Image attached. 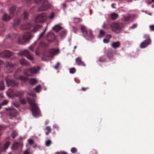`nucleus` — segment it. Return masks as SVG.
<instances>
[{"instance_id": "nucleus-1", "label": "nucleus", "mask_w": 154, "mask_h": 154, "mask_svg": "<svg viewBox=\"0 0 154 154\" xmlns=\"http://www.w3.org/2000/svg\"><path fill=\"white\" fill-rule=\"evenodd\" d=\"M29 104L32 107V112L34 116L38 117L41 115L40 110L36 103L35 102L34 99L28 98Z\"/></svg>"}, {"instance_id": "nucleus-2", "label": "nucleus", "mask_w": 154, "mask_h": 154, "mask_svg": "<svg viewBox=\"0 0 154 154\" xmlns=\"http://www.w3.org/2000/svg\"><path fill=\"white\" fill-rule=\"evenodd\" d=\"M109 25L111 30L116 33L120 32L124 27L123 23L121 22H113Z\"/></svg>"}, {"instance_id": "nucleus-3", "label": "nucleus", "mask_w": 154, "mask_h": 154, "mask_svg": "<svg viewBox=\"0 0 154 154\" xmlns=\"http://www.w3.org/2000/svg\"><path fill=\"white\" fill-rule=\"evenodd\" d=\"M81 29L84 37L86 39H92L94 38V36L91 30H89L88 33L86 27L84 26H82Z\"/></svg>"}, {"instance_id": "nucleus-4", "label": "nucleus", "mask_w": 154, "mask_h": 154, "mask_svg": "<svg viewBox=\"0 0 154 154\" xmlns=\"http://www.w3.org/2000/svg\"><path fill=\"white\" fill-rule=\"evenodd\" d=\"M35 2L41 4V6L38 9L39 11H45L50 7V5L48 2V0H35Z\"/></svg>"}, {"instance_id": "nucleus-5", "label": "nucleus", "mask_w": 154, "mask_h": 154, "mask_svg": "<svg viewBox=\"0 0 154 154\" xmlns=\"http://www.w3.org/2000/svg\"><path fill=\"white\" fill-rule=\"evenodd\" d=\"M146 40L143 42L140 45V47L142 48H144L146 47L151 43V40L149 35H145L143 37Z\"/></svg>"}, {"instance_id": "nucleus-6", "label": "nucleus", "mask_w": 154, "mask_h": 154, "mask_svg": "<svg viewBox=\"0 0 154 154\" xmlns=\"http://www.w3.org/2000/svg\"><path fill=\"white\" fill-rule=\"evenodd\" d=\"M15 6H13L11 7L10 9V14L9 16L7 14H4L2 19L4 20H10V19L13 16L14 14L15 13Z\"/></svg>"}, {"instance_id": "nucleus-7", "label": "nucleus", "mask_w": 154, "mask_h": 154, "mask_svg": "<svg viewBox=\"0 0 154 154\" xmlns=\"http://www.w3.org/2000/svg\"><path fill=\"white\" fill-rule=\"evenodd\" d=\"M48 19V16L46 14L43 13L38 15L36 17L35 21L38 23H43Z\"/></svg>"}, {"instance_id": "nucleus-8", "label": "nucleus", "mask_w": 154, "mask_h": 154, "mask_svg": "<svg viewBox=\"0 0 154 154\" xmlns=\"http://www.w3.org/2000/svg\"><path fill=\"white\" fill-rule=\"evenodd\" d=\"M39 69L40 67L39 66L33 67L29 69L25 70L24 71V73L26 75L29 76L31 75L29 74L28 72H30L31 73H36Z\"/></svg>"}, {"instance_id": "nucleus-9", "label": "nucleus", "mask_w": 154, "mask_h": 154, "mask_svg": "<svg viewBox=\"0 0 154 154\" xmlns=\"http://www.w3.org/2000/svg\"><path fill=\"white\" fill-rule=\"evenodd\" d=\"M60 51L58 49H51L48 52V56L52 58L54 56L59 53Z\"/></svg>"}, {"instance_id": "nucleus-10", "label": "nucleus", "mask_w": 154, "mask_h": 154, "mask_svg": "<svg viewBox=\"0 0 154 154\" xmlns=\"http://www.w3.org/2000/svg\"><path fill=\"white\" fill-rule=\"evenodd\" d=\"M18 54L21 56L25 55L26 57L27 58L31 60H33V57L30 54L28 51L27 50L22 51Z\"/></svg>"}, {"instance_id": "nucleus-11", "label": "nucleus", "mask_w": 154, "mask_h": 154, "mask_svg": "<svg viewBox=\"0 0 154 154\" xmlns=\"http://www.w3.org/2000/svg\"><path fill=\"white\" fill-rule=\"evenodd\" d=\"M33 37V35L31 34L29 32H26L24 33L23 36V41L26 42Z\"/></svg>"}, {"instance_id": "nucleus-12", "label": "nucleus", "mask_w": 154, "mask_h": 154, "mask_svg": "<svg viewBox=\"0 0 154 154\" xmlns=\"http://www.w3.org/2000/svg\"><path fill=\"white\" fill-rule=\"evenodd\" d=\"M6 81L8 86L14 87L17 85L18 82L16 81L11 80H8L7 79V78L5 79Z\"/></svg>"}, {"instance_id": "nucleus-13", "label": "nucleus", "mask_w": 154, "mask_h": 154, "mask_svg": "<svg viewBox=\"0 0 154 154\" xmlns=\"http://www.w3.org/2000/svg\"><path fill=\"white\" fill-rule=\"evenodd\" d=\"M12 54L10 51L5 50L0 53V56L2 57H10Z\"/></svg>"}, {"instance_id": "nucleus-14", "label": "nucleus", "mask_w": 154, "mask_h": 154, "mask_svg": "<svg viewBox=\"0 0 154 154\" xmlns=\"http://www.w3.org/2000/svg\"><path fill=\"white\" fill-rule=\"evenodd\" d=\"M32 25L29 23H26L24 24L21 26L20 28L23 30H28L31 28Z\"/></svg>"}, {"instance_id": "nucleus-15", "label": "nucleus", "mask_w": 154, "mask_h": 154, "mask_svg": "<svg viewBox=\"0 0 154 154\" xmlns=\"http://www.w3.org/2000/svg\"><path fill=\"white\" fill-rule=\"evenodd\" d=\"M48 46V44H46L44 42H41L39 44L38 47L37 48L36 51H35V54L37 55H39V53H38V51L40 50L39 47H47Z\"/></svg>"}, {"instance_id": "nucleus-16", "label": "nucleus", "mask_w": 154, "mask_h": 154, "mask_svg": "<svg viewBox=\"0 0 154 154\" xmlns=\"http://www.w3.org/2000/svg\"><path fill=\"white\" fill-rule=\"evenodd\" d=\"M62 29L63 27L61 26L60 24H57L52 28L53 30L56 32H57Z\"/></svg>"}, {"instance_id": "nucleus-17", "label": "nucleus", "mask_w": 154, "mask_h": 154, "mask_svg": "<svg viewBox=\"0 0 154 154\" xmlns=\"http://www.w3.org/2000/svg\"><path fill=\"white\" fill-rule=\"evenodd\" d=\"M41 26L35 24L33 25H32L31 28L32 27H33V29L32 30H31V32H35L37 31L38 28H39Z\"/></svg>"}, {"instance_id": "nucleus-18", "label": "nucleus", "mask_w": 154, "mask_h": 154, "mask_svg": "<svg viewBox=\"0 0 154 154\" xmlns=\"http://www.w3.org/2000/svg\"><path fill=\"white\" fill-rule=\"evenodd\" d=\"M23 94V91H17L15 94L14 95L20 98L22 97Z\"/></svg>"}, {"instance_id": "nucleus-19", "label": "nucleus", "mask_w": 154, "mask_h": 154, "mask_svg": "<svg viewBox=\"0 0 154 154\" xmlns=\"http://www.w3.org/2000/svg\"><path fill=\"white\" fill-rule=\"evenodd\" d=\"M75 61L76 63L79 65H82L83 66H85V64L82 61L81 58L79 57H78L76 59Z\"/></svg>"}, {"instance_id": "nucleus-20", "label": "nucleus", "mask_w": 154, "mask_h": 154, "mask_svg": "<svg viewBox=\"0 0 154 154\" xmlns=\"http://www.w3.org/2000/svg\"><path fill=\"white\" fill-rule=\"evenodd\" d=\"M120 45V43L119 41L113 42L111 44L112 47L114 48H116L119 47Z\"/></svg>"}, {"instance_id": "nucleus-21", "label": "nucleus", "mask_w": 154, "mask_h": 154, "mask_svg": "<svg viewBox=\"0 0 154 154\" xmlns=\"http://www.w3.org/2000/svg\"><path fill=\"white\" fill-rule=\"evenodd\" d=\"M10 142H7L4 145V147H0V153L4 149H7L10 145Z\"/></svg>"}, {"instance_id": "nucleus-22", "label": "nucleus", "mask_w": 154, "mask_h": 154, "mask_svg": "<svg viewBox=\"0 0 154 154\" xmlns=\"http://www.w3.org/2000/svg\"><path fill=\"white\" fill-rule=\"evenodd\" d=\"M19 145V144L17 142H14L11 146L12 149L14 150H17L18 148Z\"/></svg>"}, {"instance_id": "nucleus-23", "label": "nucleus", "mask_w": 154, "mask_h": 154, "mask_svg": "<svg viewBox=\"0 0 154 154\" xmlns=\"http://www.w3.org/2000/svg\"><path fill=\"white\" fill-rule=\"evenodd\" d=\"M20 63L22 65H29L30 63L25 59L23 58L20 60Z\"/></svg>"}, {"instance_id": "nucleus-24", "label": "nucleus", "mask_w": 154, "mask_h": 154, "mask_svg": "<svg viewBox=\"0 0 154 154\" xmlns=\"http://www.w3.org/2000/svg\"><path fill=\"white\" fill-rule=\"evenodd\" d=\"M66 34V30H63L59 34L58 36L61 37V38H63L64 37Z\"/></svg>"}, {"instance_id": "nucleus-25", "label": "nucleus", "mask_w": 154, "mask_h": 154, "mask_svg": "<svg viewBox=\"0 0 154 154\" xmlns=\"http://www.w3.org/2000/svg\"><path fill=\"white\" fill-rule=\"evenodd\" d=\"M14 42H17L19 44H22L23 42L21 41V38L19 35H17L16 37L15 38Z\"/></svg>"}, {"instance_id": "nucleus-26", "label": "nucleus", "mask_w": 154, "mask_h": 154, "mask_svg": "<svg viewBox=\"0 0 154 154\" xmlns=\"http://www.w3.org/2000/svg\"><path fill=\"white\" fill-rule=\"evenodd\" d=\"M47 36L48 38L47 39V40L48 42H53V41L54 40L52 39H49V38H50V36H51L53 37L54 36V35L53 33H51L50 32H49V33H48L47 34Z\"/></svg>"}, {"instance_id": "nucleus-27", "label": "nucleus", "mask_w": 154, "mask_h": 154, "mask_svg": "<svg viewBox=\"0 0 154 154\" xmlns=\"http://www.w3.org/2000/svg\"><path fill=\"white\" fill-rule=\"evenodd\" d=\"M111 35H110L107 36L106 38H104L103 39V42L104 43H108L109 42L110 38H111Z\"/></svg>"}, {"instance_id": "nucleus-28", "label": "nucleus", "mask_w": 154, "mask_h": 154, "mask_svg": "<svg viewBox=\"0 0 154 154\" xmlns=\"http://www.w3.org/2000/svg\"><path fill=\"white\" fill-rule=\"evenodd\" d=\"M118 16V15L115 13H113L111 14V18L113 20L117 19Z\"/></svg>"}, {"instance_id": "nucleus-29", "label": "nucleus", "mask_w": 154, "mask_h": 154, "mask_svg": "<svg viewBox=\"0 0 154 154\" xmlns=\"http://www.w3.org/2000/svg\"><path fill=\"white\" fill-rule=\"evenodd\" d=\"M37 41H35L29 47V48L32 51H33L34 50V49L37 43Z\"/></svg>"}, {"instance_id": "nucleus-30", "label": "nucleus", "mask_w": 154, "mask_h": 154, "mask_svg": "<svg viewBox=\"0 0 154 154\" xmlns=\"http://www.w3.org/2000/svg\"><path fill=\"white\" fill-rule=\"evenodd\" d=\"M42 87L40 85L36 86L34 88V90L37 93H39L41 91Z\"/></svg>"}, {"instance_id": "nucleus-31", "label": "nucleus", "mask_w": 154, "mask_h": 154, "mask_svg": "<svg viewBox=\"0 0 154 154\" xmlns=\"http://www.w3.org/2000/svg\"><path fill=\"white\" fill-rule=\"evenodd\" d=\"M37 82V81L34 79H32L29 80V82L31 85H34Z\"/></svg>"}, {"instance_id": "nucleus-32", "label": "nucleus", "mask_w": 154, "mask_h": 154, "mask_svg": "<svg viewBox=\"0 0 154 154\" xmlns=\"http://www.w3.org/2000/svg\"><path fill=\"white\" fill-rule=\"evenodd\" d=\"M16 111L15 109H13L11 110L10 113V115L11 116H15L16 115Z\"/></svg>"}, {"instance_id": "nucleus-33", "label": "nucleus", "mask_w": 154, "mask_h": 154, "mask_svg": "<svg viewBox=\"0 0 154 154\" xmlns=\"http://www.w3.org/2000/svg\"><path fill=\"white\" fill-rule=\"evenodd\" d=\"M20 79L22 82H26L28 80L27 78L23 76H20L19 78Z\"/></svg>"}, {"instance_id": "nucleus-34", "label": "nucleus", "mask_w": 154, "mask_h": 154, "mask_svg": "<svg viewBox=\"0 0 154 154\" xmlns=\"http://www.w3.org/2000/svg\"><path fill=\"white\" fill-rule=\"evenodd\" d=\"M131 16L130 15H128L126 16L124 15V18L125 21V22L128 21L131 18Z\"/></svg>"}, {"instance_id": "nucleus-35", "label": "nucleus", "mask_w": 154, "mask_h": 154, "mask_svg": "<svg viewBox=\"0 0 154 154\" xmlns=\"http://www.w3.org/2000/svg\"><path fill=\"white\" fill-rule=\"evenodd\" d=\"M105 32L103 30H100V34L98 36L100 38H102L103 37L104 35Z\"/></svg>"}, {"instance_id": "nucleus-36", "label": "nucleus", "mask_w": 154, "mask_h": 154, "mask_svg": "<svg viewBox=\"0 0 154 154\" xmlns=\"http://www.w3.org/2000/svg\"><path fill=\"white\" fill-rule=\"evenodd\" d=\"M5 86L3 82L2 81L0 82V90H2L4 89Z\"/></svg>"}, {"instance_id": "nucleus-37", "label": "nucleus", "mask_w": 154, "mask_h": 154, "mask_svg": "<svg viewBox=\"0 0 154 154\" xmlns=\"http://www.w3.org/2000/svg\"><path fill=\"white\" fill-rule=\"evenodd\" d=\"M18 134L17 131H14L12 132L11 134V136H12L13 138H14Z\"/></svg>"}, {"instance_id": "nucleus-38", "label": "nucleus", "mask_w": 154, "mask_h": 154, "mask_svg": "<svg viewBox=\"0 0 154 154\" xmlns=\"http://www.w3.org/2000/svg\"><path fill=\"white\" fill-rule=\"evenodd\" d=\"M25 19H27L28 17V13L26 11H25L23 14Z\"/></svg>"}, {"instance_id": "nucleus-39", "label": "nucleus", "mask_w": 154, "mask_h": 154, "mask_svg": "<svg viewBox=\"0 0 154 154\" xmlns=\"http://www.w3.org/2000/svg\"><path fill=\"white\" fill-rule=\"evenodd\" d=\"M20 21L19 20L17 19V20H15L14 21V24L13 25L14 26H17L20 23Z\"/></svg>"}, {"instance_id": "nucleus-40", "label": "nucleus", "mask_w": 154, "mask_h": 154, "mask_svg": "<svg viewBox=\"0 0 154 154\" xmlns=\"http://www.w3.org/2000/svg\"><path fill=\"white\" fill-rule=\"evenodd\" d=\"M47 27H46L44 30V31L42 32V33H41V34H40V35H39L38 39H40L43 36V35L44 34V33H45V32L47 30Z\"/></svg>"}, {"instance_id": "nucleus-41", "label": "nucleus", "mask_w": 154, "mask_h": 154, "mask_svg": "<svg viewBox=\"0 0 154 154\" xmlns=\"http://www.w3.org/2000/svg\"><path fill=\"white\" fill-rule=\"evenodd\" d=\"M54 17V13H52L50 14L48 17V18L50 19H52Z\"/></svg>"}, {"instance_id": "nucleus-42", "label": "nucleus", "mask_w": 154, "mask_h": 154, "mask_svg": "<svg viewBox=\"0 0 154 154\" xmlns=\"http://www.w3.org/2000/svg\"><path fill=\"white\" fill-rule=\"evenodd\" d=\"M81 21V20L79 18H74V23H75L80 22Z\"/></svg>"}, {"instance_id": "nucleus-43", "label": "nucleus", "mask_w": 154, "mask_h": 154, "mask_svg": "<svg viewBox=\"0 0 154 154\" xmlns=\"http://www.w3.org/2000/svg\"><path fill=\"white\" fill-rule=\"evenodd\" d=\"M8 103V101L6 100H3L1 103V105L4 106L7 105Z\"/></svg>"}, {"instance_id": "nucleus-44", "label": "nucleus", "mask_w": 154, "mask_h": 154, "mask_svg": "<svg viewBox=\"0 0 154 154\" xmlns=\"http://www.w3.org/2000/svg\"><path fill=\"white\" fill-rule=\"evenodd\" d=\"M113 55L112 52V51H109L107 53V56L108 57L110 58H111Z\"/></svg>"}, {"instance_id": "nucleus-45", "label": "nucleus", "mask_w": 154, "mask_h": 154, "mask_svg": "<svg viewBox=\"0 0 154 154\" xmlns=\"http://www.w3.org/2000/svg\"><path fill=\"white\" fill-rule=\"evenodd\" d=\"M75 72V69L74 68H72L70 69L69 72L71 74H73Z\"/></svg>"}, {"instance_id": "nucleus-46", "label": "nucleus", "mask_w": 154, "mask_h": 154, "mask_svg": "<svg viewBox=\"0 0 154 154\" xmlns=\"http://www.w3.org/2000/svg\"><path fill=\"white\" fill-rule=\"evenodd\" d=\"M51 143V141L50 140H49L46 142L45 144L47 146H48L50 145Z\"/></svg>"}, {"instance_id": "nucleus-47", "label": "nucleus", "mask_w": 154, "mask_h": 154, "mask_svg": "<svg viewBox=\"0 0 154 154\" xmlns=\"http://www.w3.org/2000/svg\"><path fill=\"white\" fill-rule=\"evenodd\" d=\"M137 23H134V24H133L132 26L130 27L129 28L130 29H134L136 28L137 27Z\"/></svg>"}, {"instance_id": "nucleus-48", "label": "nucleus", "mask_w": 154, "mask_h": 154, "mask_svg": "<svg viewBox=\"0 0 154 154\" xmlns=\"http://www.w3.org/2000/svg\"><path fill=\"white\" fill-rule=\"evenodd\" d=\"M71 151L72 153H75L76 152L77 149L76 148L73 147L71 149Z\"/></svg>"}, {"instance_id": "nucleus-49", "label": "nucleus", "mask_w": 154, "mask_h": 154, "mask_svg": "<svg viewBox=\"0 0 154 154\" xmlns=\"http://www.w3.org/2000/svg\"><path fill=\"white\" fill-rule=\"evenodd\" d=\"M28 142L29 144L31 145L33 143L34 141L32 139H30L28 140Z\"/></svg>"}, {"instance_id": "nucleus-50", "label": "nucleus", "mask_w": 154, "mask_h": 154, "mask_svg": "<svg viewBox=\"0 0 154 154\" xmlns=\"http://www.w3.org/2000/svg\"><path fill=\"white\" fill-rule=\"evenodd\" d=\"M108 24L107 23H105V22H104V24H103V27L104 28H105L106 29H108V28L107 27V26H108Z\"/></svg>"}, {"instance_id": "nucleus-51", "label": "nucleus", "mask_w": 154, "mask_h": 154, "mask_svg": "<svg viewBox=\"0 0 154 154\" xmlns=\"http://www.w3.org/2000/svg\"><path fill=\"white\" fill-rule=\"evenodd\" d=\"M60 63L59 62H57L56 65L54 66V68L56 69H57L60 66Z\"/></svg>"}, {"instance_id": "nucleus-52", "label": "nucleus", "mask_w": 154, "mask_h": 154, "mask_svg": "<svg viewBox=\"0 0 154 154\" xmlns=\"http://www.w3.org/2000/svg\"><path fill=\"white\" fill-rule=\"evenodd\" d=\"M149 28L151 31H154V25H151L150 26Z\"/></svg>"}, {"instance_id": "nucleus-53", "label": "nucleus", "mask_w": 154, "mask_h": 154, "mask_svg": "<svg viewBox=\"0 0 154 154\" xmlns=\"http://www.w3.org/2000/svg\"><path fill=\"white\" fill-rule=\"evenodd\" d=\"M100 60L101 62H104L106 61V59L104 58L103 57H100Z\"/></svg>"}, {"instance_id": "nucleus-54", "label": "nucleus", "mask_w": 154, "mask_h": 154, "mask_svg": "<svg viewBox=\"0 0 154 154\" xmlns=\"http://www.w3.org/2000/svg\"><path fill=\"white\" fill-rule=\"evenodd\" d=\"M20 101L21 103L23 104H25L26 103V101L24 99H20Z\"/></svg>"}, {"instance_id": "nucleus-55", "label": "nucleus", "mask_w": 154, "mask_h": 154, "mask_svg": "<svg viewBox=\"0 0 154 154\" xmlns=\"http://www.w3.org/2000/svg\"><path fill=\"white\" fill-rule=\"evenodd\" d=\"M46 129L49 131V132H51V129L50 126H47Z\"/></svg>"}, {"instance_id": "nucleus-56", "label": "nucleus", "mask_w": 154, "mask_h": 154, "mask_svg": "<svg viewBox=\"0 0 154 154\" xmlns=\"http://www.w3.org/2000/svg\"><path fill=\"white\" fill-rule=\"evenodd\" d=\"M56 154H67V153L64 152H58Z\"/></svg>"}, {"instance_id": "nucleus-57", "label": "nucleus", "mask_w": 154, "mask_h": 154, "mask_svg": "<svg viewBox=\"0 0 154 154\" xmlns=\"http://www.w3.org/2000/svg\"><path fill=\"white\" fill-rule=\"evenodd\" d=\"M97 153L96 150H94L92 151L91 152L90 154H97Z\"/></svg>"}, {"instance_id": "nucleus-58", "label": "nucleus", "mask_w": 154, "mask_h": 154, "mask_svg": "<svg viewBox=\"0 0 154 154\" xmlns=\"http://www.w3.org/2000/svg\"><path fill=\"white\" fill-rule=\"evenodd\" d=\"M53 127L54 128H56L57 130H58L59 129V127H58V126L57 125H56V124L54 125H53Z\"/></svg>"}, {"instance_id": "nucleus-59", "label": "nucleus", "mask_w": 154, "mask_h": 154, "mask_svg": "<svg viewBox=\"0 0 154 154\" xmlns=\"http://www.w3.org/2000/svg\"><path fill=\"white\" fill-rule=\"evenodd\" d=\"M28 94L30 95H31V96H32L33 97H35L36 96V95L35 94H30V93H28Z\"/></svg>"}, {"instance_id": "nucleus-60", "label": "nucleus", "mask_w": 154, "mask_h": 154, "mask_svg": "<svg viewBox=\"0 0 154 154\" xmlns=\"http://www.w3.org/2000/svg\"><path fill=\"white\" fill-rule=\"evenodd\" d=\"M23 154H29V152L27 150H26L24 152Z\"/></svg>"}, {"instance_id": "nucleus-61", "label": "nucleus", "mask_w": 154, "mask_h": 154, "mask_svg": "<svg viewBox=\"0 0 154 154\" xmlns=\"http://www.w3.org/2000/svg\"><path fill=\"white\" fill-rule=\"evenodd\" d=\"M8 66L11 67H14V65L11 63H8Z\"/></svg>"}, {"instance_id": "nucleus-62", "label": "nucleus", "mask_w": 154, "mask_h": 154, "mask_svg": "<svg viewBox=\"0 0 154 154\" xmlns=\"http://www.w3.org/2000/svg\"><path fill=\"white\" fill-rule=\"evenodd\" d=\"M115 4L113 3V4H112V5H111V6H112V7L113 8H116V7H114V5H115Z\"/></svg>"}, {"instance_id": "nucleus-63", "label": "nucleus", "mask_w": 154, "mask_h": 154, "mask_svg": "<svg viewBox=\"0 0 154 154\" xmlns=\"http://www.w3.org/2000/svg\"><path fill=\"white\" fill-rule=\"evenodd\" d=\"M51 132H49V131H48V132H46L45 134L46 135H48V134L50 133Z\"/></svg>"}, {"instance_id": "nucleus-64", "label": "nucleus", "mask_w": 154, "mask_h": 154, "mask_svg": "<svg viewBox=\"0 0 154 154\" xmlns=\"http://www.w3.org/2000/svg\"><path fill=\"white\" fill-rule=\"evenodd\" d=\"M154 2V0H152V1L151 2H148V3L149 4H150L152 2Z\"/></svg>"}]
</instances>
